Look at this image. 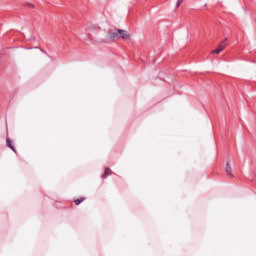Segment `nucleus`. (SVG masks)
<instances>
[{
    "label": "nucleus",
    "instance_id": "2",
    "mask_svg": "<svg viewBox=\"0 0 256 256\" xmlns=\"http://www.w3.org/2000/svg\"><path fill=\"white\" fill-rule=\"evenodd\" d=\"M225 43H227V38H225V39L222 41V43L218 46V48H216V49H214V50L212 51V53L215 54V55H219V53H221V51H224V50H225V47H227V44H225Z\"/></svg>",
    "mask_w": 256,
    "mask_h": 256
},
{
    "label": "nucleus",
    "instance_id": "12",
    "mask_svg": "<svg viewBox=\"0 0 256 256\" xmlns=\"http://www.w3.org/2000/svg\"><path fill=\"white\" fill-rule=\"evenodd\" d=\"M33 49H39V47L36 46V47H34Z\"/></svg>",
    "mask_w": 256,
    "mask_h": 256
},
{
    "label": "nucleus",
    "instance_id": "8",
    "mask_svg": "<svg viewBox=\"0 0 256 256\" xmlns=\"http://www.w3.org/2000/svg\"><path fill=\"white\" fill-rule=\"evenodd\" d=\"M24 7H31L33 9L35 7V5H33V3H31V2H27L24 4Z\"/></svg>",
    "mask_w": 256,
    "mask_h": 256
},
{
    "label": "nucleus",
    "instance_id": "4",
    "mask_svg": "<svg viewBox=\"0 0 256 256\" xmlns=\"http://www.w3.org/2000/svg\"><path fill=\"white\" fill-rule=\"evenodd\" d=\"M6 145L11 149L14 153H17V150L15 149V146H13V143L11 142L10 138L6 139Z\"/></svg>",
    "mask_w": 256,
    "mask_h": 256
},
{
    "label": "nucleus",
    "instance_id": "6",
    "mask_svg": "<svg viewBox=\"0 0 256 256\" xmlns=\"http://www.w3.org/2000/svg\"><path fill=\"white\" fill-rule=\"evenodd\" d=\"M113 172L109 169V168H106L105 169V172L103 174V179H107V177H109V175H111Z\"/></svg>",
    "mask_w": 256,
    "mask_h": 256
},
{
    "label": "nucleus",
    "instance_id": "7",
    "mask_svg": "<svg viewBox=\"0 0 256 256\" xmlns=\"http://www.w3.org/2000/svg\"><path fill=\"white\" fill-rule=\"evenodd\" d=\"M85 201V198H79L74 200L75 205H81Z\"/></svg>",
    "mask_w": 256,
    "mask_h": 256
},
{
    "label": "nucleus",
    "instance_id": "3",
    "mask_svg": "<svg viewBox=\"0 0 256 256\" xmlns=\"http://www.w3.org/2000/svg\"><path fill=\"white\" fill-rule=\"evenodd\" d=\"M118 31V39H130L131 38V34H129V32H127V30H121V29H117Z\"/></svg>",
    "mask_w": 256,
    "mask_h": 256
},
{
    "label": "nucleus",
    "instance_id": "11",
    "mask_svg": "<svg viewBox=\"0 0 256 256\" xmlns=\"http://www.w3.org/2000/svg\"><path fill=\"white\" fill-rule=\"evenodd\" d=\"M41 51H42V53H44V55H49V54H47V51L42 50V49H41Z\"/></svg>",
    "mask_w": 256,
    "mask_h": 256
},
{
    "label": "nucleus",
    "instance_id": "1",
    "mask_svg": "<svg viewBox=\"0 0 256 256\" xmlns=\"http://www.w3.org/2000/svg\"><path fill=\"white\" fill-rule=\"evenodd\" d=\"M106 39L107 41H115V39H119V33L116 30H108L106 32Z\"/></svg>",
    "mask_w": 256,
    "mask_h": 256
},
{
    "label": "nucleus",
    "instance_id": "9",
    "mask_svg": "<svg viewBox=\"0 0 256 256\" xmlns=\"http://www.w3.org/2000/svg\"><path fill=\"white\" fill-rule=\"evenodd\" d=\"M182 4H183V0H177V3H176L177 9L178 7H181Z\"/></svg>",
    "mask_w": 256,
    "mask_h": 256
},
{
    "label": "nucleus",
    "instance_id": "5",
    "mask_svg": "<svg viewBox=\"0 0 256 256\" xmlns=\"http://www.w3.org/2000/svg\"><path fill=\"white\" fill-rule=\"evenodd\" d=\"M225 171L229 177H233V172H232L231 165L229 164V162L226 163Z\"/></svg>",
    "mask_w": 256,
    "mask_h": 256
},
{
    "label": "nucleus",
    "instance_id": "10",
    "mask_svg": "<svg viewBox=\"0 0 256 256\" xmlns=\"http://www.w3.org/2000/svg\"><path fill=\"white\" fill-rule=\"evenodd\" d=\"M29 41H35V36L32 35V36L29 38Z\"/></svg>",
    "mask_w": 256,
    "mask_h": 256
}]
</instances>
